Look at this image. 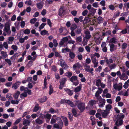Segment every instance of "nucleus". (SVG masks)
Wrapping results in <instances>:
<instances>
[{
	"label": "nucleus",
	"instance_id": "obj_40",
	"mask_svg": "<svg viewBox=\"0 0 129 129\" xmlns=\"http://www.w3.org/2000/svg\"><path fill=\"white\" fill-rule=\"evenodd\" d=\"M1 54L2 55V56L4 58H6L7 57V53L4 51H1Z\"/></svg>",
	"mask_w": 129,
	"mask_h": 129
},
{
	"label": "nucleus",
	"instance_id": "obj_23",
	"mask_svg": "<svg viewBox=\"0 0 129 129\" xmlns=\"http://www.w3.org/2000/svg\"><path fill=\"white\" fill-rule=\"evenodd\" d=\"M44 121L40 119L39 118H38L35 120V122L37 124H42L44 122Z\"/></svg>",
	"mask_w": 129,
	"mask_h": 129
},
{
	"label": "nucleus",
	"instance_id": "obj_62",
	"mask_svg": "<svg viewBox=\"0 0 129 129\" xmlns=\"http://www.w3.org/2000/svg\"><path fill=\"white\" fill-rule=\"evenodd\" d=\"M3 45L6 49H7L8 48V45L7 42H4Z\"/></svg>",
	"mask_w": 129,
	"mask_h": 129
},
{
	"label": "nucleus",
	"instance_id": "obj_49",
	"mask_svg": "<svg viewBox=\"0 0 129 129\" xmlns=\"http://www.w3.org/2000/svg\"><path fill=\"white\" fill-rule=\"evenodd\" d=\"M46 25V23H43L41 24L39 27V31H40L41 30L44 28Z\"/></svg>",
	"mask_w": 129,
	"mask_h": 129
},
{
	"label": "nucleus",
	"instance_id": "obj_19",
	"mask_svg": "<svg viewBox=\"0 0 129 129\" xmlns=\"http://www.w3.org/2000/svg\"><path fill=\"white\" fill-rule=\"evenodd\" d=\"M85 70L87 72H90L91 73H93L92 71L93 70V68H90V66L89 65L87 66L86 67Z\"/></svg>",
	"mask_w": 129,
	"mask_h": 129
},
{
	"label": "nucleus",
	"instance_id": "obj_6",
	"mask_svg": "<svg viewBox=\"0 0 129 129\" xmlns=\"http://www.w3.org/2000/svg\"><path fill=\"white\" fill-rule=\"evenodd\" d=\"M96 85L98 87L100 86L102 88H104L106 86L105 84L101 82V80L100 79H98L96 80Z\"/></svg>",
	"mask_w": 129,
	"mask_h": 129
},
{
	"label": "nucleus",
	"instance_id": "obj_64",
	"mask_svg": "<svg viewBox=\"0 0 129 129\" xmlns=\"http://www.w3.org/2000/svg\"><path fill=\"white\" fill-rule=\"evenodd\" d=\"M76 40L78 42H80L82 41V38L81 36L78 37L76 38Z\"/></svg>",
	"mask_w": 129,
	"mask_h": 129
},
{
	"label": "nucleus",
	"instance_id": "obj_11",
	"mask_svg": "<svg viewBox=\"0 0 129 129\" xmlns=\"http://www.w3.org/2000/svg\"><path fill=\"white\" fill-rule=\"evenodd\" d=\"M98 90L96 92L95 95L97 99L101 98V96L99 95L102 93L103 91V90L100 87H98Z\"/></svg>",
	"mask_w": 129,
	"mask_h": 129
},
{
	"label": "nucleus",
	"instance_id": "obj_10",
	"mask_svg": "<svg viewBox=\"0 0 129 129\" xmlns=\"http://www.w3.org/2000/svg\"><path fill=\"white\" fill-rule=\"evenodd\" d=\"M113 87L116 90L120 91L121 90L122 88V84H113Z\"/></svg>",
	"mask_w": 129,
	"mask_h": 129
},
{
	"label": "nucleus",
	"instance_id": "obj_30",
	"mask_svg": "<svg viewBox=\"0 0 129 129\" xmlns=\"http://www.w3.org/2000/svg\"><path fill=\"white\" fill-rule=\"evenodd\" d=\"M106 62L107 65L109 66L113 62V60L112 59H107L106 60Z\"/></svg>",
	"mask_w": 129,
	"mask_h": 129
},
{
	"label": "nucleus",
	"instance_id": "obj_18",
	"mask_svg": "<svg viewBox=\"0 0 129 129\" xmlns=\"http://www.w3.org/2000/svg\"><path fill=\"white\" fill-rule=\"evenodd\" d=\"M19 83H21V82L19 81L17 82L15 84H13L12 88L15 89H17L20 85Z\"/></svg>",
	"mask_w": 129,
	"mask_h": 129
},
{
	"label": "nucleus",
	"instance_id": "obj_8",
	"mask_svg": "<svg viewBox=\"0 0 129 129\" xmlns=\"http://www.w3.org/2000/svg\"><path fill=\"white\" fill-rule=\"evenodd\" d=\"M58 118H60L59 117H57L55 115H53L51 118L50 123L51 124H53L54 123H55L56 122L58 121Z\"/></svg>",
	"mask_w": 129,
	"mask_h": 129
},
{
	"label": "nucleus",
	"instance_id": "obj_35",
	"mask_svg": "<svg viewBox=\"0 0 129 129\" xmlns=\"http://www.w3.org/2000/svg\"><path fill=\"white\" fill-rule=\"evenodd\" d=\"M98 23L100 24L103 22V19L101 16H99L97 18Z\"/></svg>",
	"mask_w": 129,
	"mask_h": 129
},
{
	"label": "nucleus",
	"instance_id": "obj_5",
	"mask_svg": "<svg viewBox=\"0 0 129 129\" xmlns=\"http://www.w3.org/2000/svg\"><path fill=\"white\" fill-rule=\"evenodd\" d=\"M51 116V115L48 114V112H45L44 114L43 115V116L42 117V118H46V122L47 123H48L49 122Z\"/></svg>",
	"mask_w": 129,
	"mask_h": 129
},
{
	"label": "nucleus",
	"instance_id": "obj_20",
	"mask_svg": "<svg viewBox=\"0 0 129 129\" xmlns=\"http://www.w3.org/2000/svg\"><path fill=\"white\" fill-rule=\"evenodd\" d=\"M65 102L69 104L71 107H74L76 105L74 104L72 102L68 100H64Z\"/></svg>",
	"mask_w": 129,
	"mask_h": 129
},
{
	"label": "nucleus",
	"instance_id": "obj_9",
	"mask_svg": "<svg viewBox=\"0 0 129 129\" xmlns=\"http://www.w3.org/2000/svg\"><path fill=\"white\" fill-rule=\"evenodd\" d=\"M65 8L63 7H61L59 9V15L60 16H62L64 15L65 13Z\"/></svg>",
	"mask_w": 129,
	"mask_h": 129
},
{
	"label": "nucleus",
	"instance_id": "obj_45",
	"mask_svg": "<svg viewBox=\"0 0 129 129\" xmlns=\"http://www.w3.org/2000/svg\"><path fill=\"white\" fill-rule=\"evenodd\" d=\"M112 108V106L110 104H108L106 106V108L107 111H109Z\"/></svg>",
	"mask_w": 129,
	"mask_h": 129
},
{
	"label": "nucleus",
	"instance_id": "obj_2",
	"mask_svg": "<svg viewBox=\"0 0 129 129\" xmlns=\"http://www.w3.org/2000/svg\"><path fill=\"white\" fill-rule=\"evenodd\" d=\"M58 121L54 124V127L57 129H62L63 123L61 118H58Z\"/></svg>",
	"mask_w": 129,
	"mask_h": 129
},
{
	"label": "nucleus",
	"instance_id": "obj_37",
	"mask_svg": "<svg viewBox=\"0 0 129 129\" xmlns=\"http://www.w3.org/2000/svg\"><path fill=\"white\" fill-rule=\"evenodd\" d=\"M109 45L110 46V50L112 52L115 50V45L114 44H111Z\"/></svg>",
	"mask_w": 129,
	"mask_h": 129
},
{
	"label": "nucleus",
	"instance_id": "obj_31",
	"mask_svg": "<svg viewBox=\"0 0 129 129\" xmlns=\"http://www.w3.org/2000/svg\"><path fill=\"white\" fill-rule=\"evenodd\" d=\"M40 31L41 34L42 35H49V34L48 33V31L45 30L41 31Z\"/></svg>",
	"mask_w": 129,
	"mask_h": 129
},
{
	"label": "nucleus",
	"instance_id": "obj_41",
	"mask_svg": "<svg viewBox=\"0 0 129 129\" xmlns=\"http://www.w3.org/2000/svg\"><path fill=\"white\" fill-rule=\"evenodd\" d=\"M111 33V31L110 30H108L106 32H103L102 35L104 36H107L110 35Z\"/></svg>",
	"mask_w": 129,
	"mask_h": 129
},
{
	"label": "nucleus",
	"instance_id": "obj_54",
	"mask_svg": "<svg viewBox=\"0 0 129 129\" xmlns=\"http://www.w3.org/2000/svg\"><path fill=\"white\" fill-rule=\"evenodd\" d=\"M49 88L50 90L49 93V95H50L51 94H52L53 93V88L52 87V86L51 84Z\"/></svg>",
	"mask_w": 129,
	"mask_h": 129
},
{
	"label": "nucleus",
	"instance_id": "obj_58",
	"mask_svg": "<svg viewBox=\"0 0 129 129\" xmlns=\"http://www.w3.org/2000/svg\"><path fill=\"white\" fill-rule=\"evenodd\" d=\"M25 3L27 5H30L32 4V2L31 0H27L25 2Z\"/></svg>",
	"mask_w": 129,
	"mask_h": 129
},
{
	"label": "nucleus",
	"instance_id": "obj_38",
	"mask_svg": "<svg viewBox=\"0 0 129 129\" xmlns=\"http://www.w3.org/2000/svg\"><path fill=\"white\" fill-rule=\"evenodd\" d=\"M88 41V40L86 39L83 38V40L82 42V44L83 45V46H84L86 45L87 44V42Z\"/></svg>",
	"mask_w": 129,
	"mask_h": 129
},
{
	"label": "nucleus",
	"instance_id": "obj_59",
	"mask_svg": "<svg viewBox=\"0 0 129 129\" xmlns=\"http://www.w3.org/2000/svg\"><path fill=\"white\" fill-rule=\"evenodd\" d=\"M32 63L33 62L31 61H30L26 66V67L28 68H30L32 66Z\"/></svg>",
	"mask_w": 129,
	"mask_h": 129
},
{
	"label": "nucleus",
	"instance_id": "obj_25",
	"mask_svg": "<svg viewBox=\"0 0 129 129\" xmlns=\"http://www.w3.org/2000/svg\"><path fill=\"white\" fill-rule=\"evenodd\" d=\"M65 91L69 95H72L73 94V91H72L69 89L67 88H65L64 89Z\"/></svg>",
	"mask_w": 129,
	"mask_h": 129
},
{
	"label": "nucleus",
	"instance_id": "obj_43",
	"mask_svg": "<svg viewBox=\"0 0 129 129\" xmlns=\"http://www.w3.org/2000/svg\"><path fill=\"white\" fill-rule=\"evenodd\" d=\"M37 7L39 9H41L43 7V3L42 2H39L37 4Z\"/></svg>",
	"mask_w": 129,
	"mask_h": 129
},
{
	"label": "nucleus",
	"instance_id": "obj_22",
	"mask_svg": "<svg viewBox=\"0 0 129 129\" xmlns=\"http://www.w3.org/2000/svg\"><path fill=\"white\" fill-rule=\"evenodd\" d=\"M109 113V112L105 110L102 113V115L103 117L104 118H106Z\"/></svg>",
	"mask_w": 129,
	"mask_h": 129
},
{
	"label": "nucleus",
	"instance_id": "obj_53",
	"mask_svg": "<svg viewBox=\"0 0 129 129\" xmlns=\"http://www.w3.org/2000/svg\"><path fill=\"white\" fill-rule=\"evenodd\" d=\"M66 81V78H63L60 80V83L64 85L65 82Z\"/></svg>",
	"mask_w": 129,
	"mask_h": 129
},
{
	"label": "nucleus",
	"instance_id": "obj_47",
	"mask_svg": "<svg viewBox=\"0 0 129 129\" xmlns=\"http://www.w3.org/2000/svg\"><path fill=\"white\" fill-rule=\"evenodd\" d=\"M117 65L115 63H113L109 66V67L111 69H114L116 67Z\"/></svg>",
	"mask_w": 129,
	"mask_h": 129
},
{
	"label": "nucleus",
	"instance_id": "obj_52",
	"mask_svg": "<svg viewBox=\"0 0 129 129\" xmlns=\"http://www.w3.org/2000/svg\"><path fill=\"white\" fill-rule=\"evenodd\" d=\"M17 54V53L15 54L10 58V59L12 61H14L15 60Z\"/></svg>",
	"mask_w": 129,
	"mask_h": 129
},
{
	"label": "nucleus",
	"instance_id": "obj_61",
	"mask_svg": "<svg viewBox=\"0 0 129 129\" xmlns=\"http://www.w3.org/2000/svg\"><path fill=\"white\" fill-rule=\"evenodd\" d=\"M19 101L18 100H12L11 101V103L13 104H18L19 103Z\"/></svg>",
	"mask_w": 129,
	"mask_h": 129
},
{
	"label": "nucleus",
	"instance_id": "obj_57",
	"mask_svg": "<svg viewBox=\"0 0 129 129\" xmlns=\"http://www.w3.org/2000/svg\"><path fill=\"white\" fill-rule=\"evenodd\" d=\"M96 116L97 118H98L99 120H101L102 119L101 114L100 113L97 112L96 114Z\"/></svg>",
	"mask_w": 129,
	"mask_h": 129
},
{
	"label": "nucleus",
	"instance_id": "obj_33",
	"mask_svg": "<svg viewBox=\"0 0 129 129\" xmlns=\"http://www.w3.org/2000/svg\"><path fill=\"white\" fill-rule=\"evenodd\" d=\"M63 119V120L64 122L65 125L67 126L68 125V121L67 118L65 117L62 116V117Z\"/></svg>",
	"mask_w": 129,
	"mask_h": 129
},
{
	"label": "nucleus",
	"instance_id": "obj_63",
	"mask_svg": "<svg viewBox=\"0 0 129 129\" xmlns=\"http://www.w3.org/2000/svg\"><path fill=\"white\" fill-rule=\"evenodd\" d=\"M96 9L92 8L90 10V11L93 14H94L96 12Z\"/></svg>",
	"mask_w": 129,
	"mask_h": 129
},
{
	"label": "nucleus",
	"instance_id": "obj_28",
	"mask_svg": "<svg viewBox=\"0 0 129 129\" xmlns=\"http://www.w3.org/2000/svg\"><path fill=\"white\" fill-rule=\"evenodd\" d=\"M92 62L93 63H95L96 62H98L96 59V58L94 56L93 54H91V55Z\"/></svg>",
	"mask_w": 129,
	"mask_h": 129
},
{
	"label": "nucleus",
	"instance_id": "obj_29",
	"mask_svg": "<svg viewBox=\"0 0 129 129\" xmlns=\"http://www.w3.org/2000/svg\"><path fill=\"white\" fill-rule=\"evenodd\" d=\"M97 102V101H96L95 100H91L89 102L88 104L89 105L93 106V105L96 104Z\"/></svg>",
	"mask_w": 129,
	"mask_h": 129
},
{
	"label": "nucleus",
	"instance_id": "obj_46",
	"mask_svg": "<svg viewBox=\"0 0 129 129\" xmlns=\"http://www.w3.org/2000/svg\"><path fill=\"white\" fill-rule=\"evenodd\" d=\"M40 108L39 107L38 105V104H36L35 107L33 110V111L34 112H36Z\"/></svg>",
	"mask_w": 129,
	"mask_h": 129
},
{
	"label": "nucleus",
	"instance_id": "obj_12",
	"mask_svg": "<svg viewBox=\"0 0 129 129\" xmlns=\"http://www.w3.org/2000/svg\"><path fill=\"white\" fill-rule=\"evenodd\" d=\"M30 123V120L24 118L23 119V124L24 126L27 127L29 126Z\"/></svg>",
	"mask_w": 129,
	"mask_h": 129
},
{
	"label": "nucleus",
	"instance_id": "obj_3",
	"mask_svg": "<svg viewBox=\"0 0 129 129\" xmlns=\"http://www.w3.org/2000/svg\"><path fill=\"white\" fill-rule=\"evenodd\" d=\"M10 23L9 22L6 23L5 25L3 30L4 32H6L8 34H10L11 33L10 30Z\"/></svg>",
	"mask_w": 129,
	"mask_h": 129
},
{
	"label": "nucleus",
	"instance_id": "obj_16",
	"mask_svg": "<svg viewBox=\"0 0 129 129\" xmlns=\"http://www.w3.org/2000/svg\"><path fill=\"white\" fill-rule=\"evenodd\" d=\"M47 78L48 79H50V77L49 75H48L47 76V77H46L44 79V87H43V89H46L47 88L46 85H47Z\"/></svg>",
	"mask_w": 129,
	"mask_h": 129
},
{
	"label": "nucleus",
	"instance_id": "obj_39",
	"mask_svg": "<svg viewBox=\"0 0 129 129\" xmlns=\"http://www.w3.org/2000/svg\"><path fill=\"white\" fill-rule=\"evenodd\" d=\"M20 92L19 91H17L13 95V97L15 99H18L19 95L20 94Z\"/></svg>",
	"mask_w": 129,
	"mask_h": 129
},
{
	"label": "nucleus",
	"instance_id": "obj_7",
	"mask_svg": "<svg viewBox=\"0 0 129 129\" xmlns=\"http://www.w3.org/2000/svg\"><path fill=\"white\" fill-rule=\"evenodd\" d=\"M78 107L80 111L82 112L85 110V104L83 103H80L78 105Z\"/></svg>",
	"mask_w": 129,
	"mask_h": 129
},
{
	"label": "nucleus",
	"instance_id": "obj_32",
	"mask_svg": "<svg viewBox=\"0 0 129 129\" xmlns=\"http://www.w3.org/2000/svg\"><path fill=\"white\" fill-rule=\"evenodd\" d=\"M47 99L46 96H44L42 98H40L39 99V101L41 103L43 102L46 101Z\"/></svg>",
	"mask_w": 129,
	"mask_h": 129
},
{
	"label": "nucleus",
	"instance_id": "obj_13",
	"mask_svg": "<svg viewBox=\"0 0 129 129\" xmlns=\"http://www.w3.org/2000/svg\"><path fill=\"white\" fill-rule=\"evenodd\" d=\"M84 33L85 34V36L84 38L88 40L90 38L91 35L90 34V33L88 30H86L84 31Z\"/></svg>",
	"mask_w": 129,
	"mask_h": 129
},
{
	"label": "nucleus",
	"instance_id": "obj_36",
	"mask_svg": "<svg viewBox=\"0 0 129 129\" xmlns=\"http://www.w3.org/2000/svg\"><path fill=\"white\" fill-rule=\"evenodd\" d=\"M90 20V19L89 17H86L84 19L83 23L85 24L88 23Z\"/></svg>",
	"mask_w": 129,
	"mask_h": 129
},
{
	"label": "nucleus",
	"instance_id": "obj_48",
	"mask_svg": "<svg viewBox=\"0 0 129 129\" xmlns=\"http://www.w3.org/2000/svg\"><path fill=\"white\" fill-rule=\"evenodd\" d=\"M27 96V94L24 92L22 93L20 95V97L21 98H24L26 97Z\"/></svg>",
	"mask_w": 129,
	"mask_h": 129
},
{
	"label": "nucleus",
	"instance_id": "obj_55",
	"mask_svg": "<svg viewBox=\"0 0 129 129\" xmlns=\"http://www.w3.org/2000/svg\"><path fill=\"white\" fill-rule=\"evenodd\" d=\"M70 57L71 59L74 58L75 56L73 52H70L69 54Z\"/></svg>",
	"mask_w": 129,
	"mask_h": 129
},
{
	"label": "nucleus",
	"instance_id": "obj_15",
	"mask_svg": "<svg viewBox=\"0 0 129 129\" xmlns=\"http://www.w3.org/2000/svg\"><path fill=\"white\" fill-rule=\"evenodd\" d=\"M68 39L67 37H64L63 39H62L59 43L60 45L61 46H62L63 44L65 43H66V42L68 41Z\"/></svg>",
	"mask_w": 129,
	"mask_h": 129
},
{
	"label": "nucleus",
	"instance_id": "obj_50",
	"mask_svg": "<svg viewBox=\"0 0 129 129\" xmlns=\"http://www.w3.org/2000/svg\"><path fill=\"white\" fill-rule=\"evenodd\" d=\"M11 48L15 51H17L18 49V47L16 45H13L11 47Z\"/></svg>",
	"mask_w": 129,
	"mask_h": 129
},
{
	"label": "nucleus",
	"instance_id": "obj_17",
	"mask_svg": "<svg viewBox=\"0 0 129 129\" xmlns=\"http://www.w3.org/2000/svg\"><path fill=\"white\" fill-rule=\"evenodd\" d=\"M60 62L61 66L63 68L65 69L68 68L67 66L63 60L61 59L60 60Z\"/></svg>",
	"mask_w": 129,
	"mask_h": 129
},
{
	"label": "nucleus",
	"instance_id": "obj_51",
	"mask_svg": "<svg viewBox=\"0 0 129 129\" xmlns=\"http://www.w3.org/2000/svg\"><path fill=\"white\" fill-rule=\"evenodd\" d=\"M90 118L92 121V125H93L95 124V118L94 117L92 116H91L90 117Z\"/></svg>",
	"mask_w": 129,
	"mask_h": 129
},
{
	"label": "nucleus",
	"instance_id": "obj_44",
	"mask_svg": "<svg viewBox=\"0 0 129 129\" xmlns=\"http://www.w3.org/2000/svg\"><path fill=\"white\" fill-rule=\"evenodd\" d=\"M72 73L69 71L65 73V75L67 76V77L68 78H70L72 75Z\"/></svg>",
	"mask_w": 129,
	"mask_h": 129
},
{
	"label": "nucleus",
	"instance_id": "obj_24",
	"mask_svg": "<svg viewBox=\"0 0 129 129\" xmlns=\"http://www.w3.org/2000/svg\"><path fill=\"white\" fill-rule=\"evenodd\" d=\"M109 42L111 43L116 44L118 42V41L115 38L113 37L111 39Z\"/></svg>",
	"mask_w": 129,
	"mask_h": 129
},
{
	"label": "nucleus",
	"instance_id": "obj_26",
	"mask_svg": "<svg viewBox=\"0 0 129 129\" xmlns=\"http://www.w3.org/2000/svg\"><path fill=\"white\" fill-rule=\"evenodd\" d=\"M37 56V55H36L34 56H33V57H31V55H28L27 56V59L29 60H31L32 61H34L36 59Z\"/></svg>",
	"mask_w": 129,
	"mask_h": 129
},
{
	"label": "nucleus",
	"instance_id": "obj_34",
	"mask_svg": "<svg viewBox=\"0 0 129 129\" xmlns=\"http://www.w3.org/2000/svg\"><path fill=\"white\" fill-rule=\"evenodd\" d=\"M77 80V77L75 76H72L70 79V80L72 82H73L74 81H76Z\"/></svg>",
	"mask_w": 129,
	"mask_h": 129
},
{
	"label": "nucleus",
	"instance_id": "obj_1",
	"mask_svg": "<svg viewBox=\"0 0 129 129\" xmlns=\"http://www.w3.org/2000/svg\"><path fill=\"white\" fill-rule=\"evenodd\" d=\"M124 117V115L122 113L119 114L117 116L116 124L117 126L122 125L123 122L122 119Z\"/></svg>",
	"mask_w": 129,
	"mask_h": 129
},
{
	"label": "nucleus",
	"instance_id": "obj_42",
	"mask_svg": "<svg viewBox=\"0 0 129 129\" xmlns=\"http://www.w3.org/2000/svg\"><path fill=\"white\" fill-rule=\"evenodd\" d=\"M81 89V87L80 86H78L75 88L74 91L75 93L80 91Z\"/></svg>",
	"mask_w": 129,
	"mask_h": 129
},
{
	"label": "nucleus",
	"instance_id": "obj_21",
	"mask_svg": "<svg viewBox=\"0 0 129 129\" xmlns=\"http://www.w3.org/2000/svg\"><path fill=\"white\" fill-rule=\"evenodd\" d=\"M81 67V65L78 63H76L73 65V68L74 70H75L77 69H78L80 68Z\"/></svg>",
	"mask_w": 129,
	"mask_h": 129
},
{
	"label": "nucleus",
	"instance_id": "obj_4",
	"mask_svg": "<svg viewBox=\"0 0 129 129\" xmlns=\"http://www.w3.org/2000/svg\"><path fill=\"white\" fill-rule=\"evenodd\" d=\"M97 99V102H99L98 104L99 107L100 108L103 107L105 105L106 100L105 99H102V98Z\"/></svg>",
	"mask_w": 129,
	"mask_h": 129
},
{
	"label": "nucleus",
	"instance_id": "obj_27",
	"mask_svg": "<svg viewBox=\"0 0 129 129\" xmlns=\"http://www.w3.org/2000/svg\"><path fill=\"white\" fill-rule=\"evenodd\" d=\"M24 92L27 94L28 93L29 95H31V90L29 89L27 87H25L24 90Z\"/></svg>",
	"mask_w": 129,
	"mask_h": 129
},
{
	"label": "nucleus",
	"instance_id": "obj_56",
	"mask_svg": "<svg viewBox=\"0 0 129 129\" xmlns=\"http://www.w3.org/2000/svg\"><path fill=\"white\" fill-rule=\"evenodd\" d=\"M5 61L7 62L9 66H10L12 64V63L10 60L8 59H5Z\"/></svg>",
	"mask_w": 129,
	"mask_h": 129
},
{
	"label": "nucleus",
	"instance_id": "obj_14",
	"mask_svg": "<svg viewBox=\"0 0 129 129\" xmlns=\"http://www.w3.org/2000/svg\"><path fill=\"white\" fill-rule=\"evenodd\" d=\"M106 44L105 42H104L102 43L101 45L102 50L103 52H106L107 51V48L106 47Z\"/></svg>",
	"mask_w": 129,
	"mask_h": 129
},
{
	"label": "nucleus",
	"instance_id": "obj_60",
	"mask_svg": "<svg viewBox=\"0 0 129 129\" xmlns=\"http://www.w3.org/2000/svg\"><path fill=\"white\" fill-rule=\"evenodd\" d=\"M100 37H94V40L97 43H99L100 42Z\"/></svg>",
	"mask_w": 129,
	"mask_h": 129
}]
</instances>
